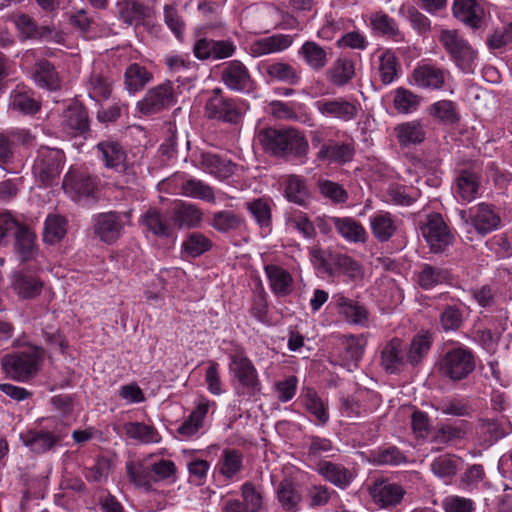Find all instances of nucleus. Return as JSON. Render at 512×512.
Wrapping results in <instances>:
<instances>
[{"label": "nucleus", "instance_id": "f257e3e1", "mask_svg": "<svg viewBox=\"0 0 512 512\" xmlns=\"http://www.w3.org/2000/svg\"><path fill=\"white\" fill-rule=\"evenodd\" d=\"M431 344L426 334L416 335L410 344L393 338L381 350V366L390 374L400 373L408 365L416 366L427 356Z\"/></svg>", "mask_w": 512, "mask_h": 512}, {"label": "nucleus", "instance_id": "f03ea898", "mask_svg": "<svg viewBox=\"0 0 512 512\" xmlns=\"http://www.w3.org/2000/svg\"><path fill=\"white\" fill-rule=\"evenodd\" d=\"M256 139L266 152L282 158H303L309 150L305 136L293 128H263Z\"/></svg>", "mask_w": 512, "mask_h": 512}, {"label": "nucleus", "instance_id": "7ed1b4c3", "mask_svg": "<svg viewBox=\"0 0 512 512\" xmlns=\"http://www.w3.org/2000/svg\"><path fill=\"white\" fill-rule=\"evenodd\" d=\"M44 351L37 346L8 353L1 358V366L7 377L17 382H28L39 372Z\"/></svg>", "mask_w": 512, "mask_h": 512}, {"label": "nucleus", "instance_id": "20e7f679", "mask_svg": "<svg viewBox=\"0 0 512 512\" xmlns=\"http://www.w3.org/2000/svg\"><path fill=\"white\" fill-rule=\"evenodd\" d=\"M439 41L450 59L464 73H473L477 51L456 30H442Z\"/></svg>", "mask_w": 512, "mask_h": 512}, {"label": "nucleus", "instance_id": "39448f33", "mask_svg": "<svg viewBox=\"0 0 512 512\" xmlns=\"http://www.w3.org/2000/svg\"><path fill=\"white\" fill-rule=\"evenodd\" d=\"M475 369V359L469 349L458 347L446 352L439 362L441 374L452 381L468 377Z\"/></svg>", "mask_w": 512, "mask_h": 512}, {"label": "nucleus", "instance_id": "423d86ee", "mask_svg": "<svg viewBox=\"0 0 512 512\" xmlns=\"http://www.w3.org/2000/svg\"><path fill=\"white\" fill-rule=\"evenodd\" d=\"M65 155L60 149L41 147L33 164V174L43 185H49L59 177Z\"/></svg>", "mask_w": 512, "mask_h": 512}, {"label": "nucleus", "instance_id": "0eeeda50", "mask_svg": "<svg viewBox=\"0 0 512 512\" xmlns=\"http://www.w3.org/2000/svg\"><path fill=\"white\" fill-rule=\"evenodd\" d=\"M229 359V371L238 381L239 387L250 396L258 393L261 390V382L252 361L243 352L231 354Z\"/></svg>", "mask_w": 512, "mask_h": 512}, {"label": "nucleus", "instance_id": "6e6552de", "mask_svg": "<svg viewBox=\"0 0 512 512\" xmlns=\"http://www.w3.org/2000/svg\"><path fill=\"white\" fill-rule=\"evenodd\" d=\"M9 233L13 234L15 238V248L22 262L36 259L38 255V247L35 243L36 235L28 226L13 218L8 219L5 222V232L0 233V244Z\"/></svg>", "mask_w": 512, "mask_h": 512}, {"label": "nucleus", "instance_id": "1a4fd4ad", "mask_svg": "<svg viewBox=\"0 0 512 512\" xmlns=\"http://www.w3.org/2000/svg\"><path fill=\"white\" fill-rule=\"evenodd\" d=\"M420 230L433 253L444 252L454 241L453 234L438 213L428 215Z\"/></svg>", "mask_w": 512, "mask_h": 512}, {"label": "nucleus", "instance_id": "9d476101", "mask_svg": "<svg viewBox=\"0 0 512 512\" xmlns=\"http://www.w3.org/2000/svg\"><path fill=\"white\" fill-rule=\"evenodd\" d=\"M461 219L470 222L476 232L482 236L500 228L502 220L494 205L481 202L467 211L460 212Z\"/></svg>", "mask_w": 512, "mask_h": 512}, {"label": "nucleus", "instance_id": "9b49d317", "mask_svg": "<svg viewBox=\"0 0 512 512\" xmlns=\"http://www.w3.org/2000/svg\"><path fill=\"white\" fill-rule=\"evenodd\" d=\"M176 94L172 82L166 81L149 89L137 108L144 115L158 113L172 107L176 103Z\"/></svg>", "mask_w": 512, "mask_h": 512}, {"label": "nucleus", "instance_id": "f8f14e48", "mask_svg": "<svg viewBox=\"0 0 512 512\" xmlns=\"http://www.w3.org/2000/svg\"><path fill=\"white\" fill-rule=\"evenodd\" d=\"M35 137L29 130L12 128L0 132V168L11 172L10 165L14 163L18 145H31Z\"/></svg>", "mask_w": 512, "mask_h": 512}, {"label": "nucleus", "instance_id": "ddd939ff", "mask_svg": "<svg viewBox=\"0 0 512 512\" xmlns=\"http://www.w3.org/2000/svg\"><path fill=\"white\" fill-rule=\"evenodd\" d=\"M314 107L321 116L342 122L355 120L359 113L357 101H350L343 97L319 99L315 101Z\"/></svg>", "mask_w": 512, "mask_h": 512}, {"label": "nucleus", "instance_id": "4468645a", "mask_svg": "<svg viewBox=\"0 0 512 512\" xmlns=\"http://www.w3.org/2000/svg\"><path fill=\"white\" fill-rule=\"evenodd\" d=\"M242 107L235 99L225 98L220 88H215L205 105V113L210 119L235 123L242 114Z\"/></svg>", "mask_w": 512, "mask_h": 512}, {"label": "nucleus", "instance_id": "2eb2a0df", "mask_svg": "<svg viewBox=\"0 0 512 512\" xmlns=\"http://www.w3.org/2000/svg\"><path fill=\"white\" fill-rule=\"evenodd\" d=\"M96 147L107 168L126 176L125 183H129L134 179V174L130 173L131 169L126 161L127 154L120 143L113 140H105L99 142Z\"/></svg>", "mask_w": 512, "mask_h": 512}, {"label": "nucleus", "instance_id": "dca6fc26", "mask_svg": "<svg viewBox=\"0 0 512 512\" xmlns=\"http://www.w3.org/2000/svg\"><path fill=\"white\" fill-rule=\"evenodd\" d=\"M221 81L228 89L242 93L250 92L254 86L249 69L240 60L224 63L221 69Z\"/></svg>", "mask_w": 512, "mask_h": 512}, {"label": "nucleus", "instance_id": "f3484780", "mask_svg": "<svg viewBox=\"0 0 512 512\" xmlns=\"http://www.w3.org/2000/svg\"><path fill=\"white\" fill-rule=\"evenodd\" d=\"M368 493L372 501L380 508H389L401 503L405 490L404 488L387 479L379 478L368 485Z\"/></svg>", "mask_w": 512, "mask_h": 512}, {"label": "nucleus", "instance_id": "a211bd4d", "mask_svg": "<svg viewBox=\"0 0 512 512\" xmlns=\"http://www.w3.org/2000/svg\"><path fill=\"white\" fill-rule=\"evenodd\" d=\"M123 216L117 212L100 213L94 217V234L103 242L111 244L122 234Z\"/></svg>", "mask_w": 512, "mask_h": 512}, {"label": "nucleus", "instance_id": "6ab92c4d", "mask_svg": "<svg viewBox=\"0 0 512 512\" xmlns=\"http://www.w3.org/2000/svg\"><path fill=\"white\" fill-rule=\"evenodd\" d=\"M449 78L450 72L447 69L431 64L417 66L412 74L414 84L427 90L443 89Z\"/></svg>", "mask_w": 512, "mask_h": 512}, {"label": "nucleus", "instance_id": "aec40b11", "mask_svg": "<svg viewBox=\"0 0 512 512\" xmlns=\"http://www.w3.org/2000/svg\"><path fill=\"white\" fill-rule=\"evenodd\" d=\"M481 176L473 170L461 169L454 179V193L462 202H472L479 195Z\"/></svg>", "mask_w": 512, "mask_h": 512}, {"label": "nucleus", "instance_id": "412c9836", "mask_svg": "<svg viewBox=\"0 0 512 512\" xmlns=\"http://www.w3.org/2000/svg\"><path fill=\"white\" fill-rule=\"evenodd\" d=\"M61 126L70 136L84 135L89 130L86 109L77 103L69 105L62 114Z\"/></svg>", "mask_w": 512, "mask_h": 512}, {"label": "nucleus", "instance_id": "4be33fe9", "mask_svg": "<svg viewBox=\"0 0 512 512\" xmlns=\"http://www.w3.org/2000/svg\"><path fill=\"white\" fill-rule=\"evenodd\" d=\"M338 314L349 324L364 326L368 322L367 308L339 293L334 295Z\"/></svg>", "mask_w": 512, "mask_h": 512}, {"label": "nucleus", "instance_id": "5701e85b", "mask_svg": "<svg viewBox=\"0 0 512 512\" xmlns=\"http://www.w3.org/2000/svg\"><path fill=\"white\" fill-rule=\"evenodd\" d=\"M369 224L373 236L379 242H387L397 232L399 220L390 212L380 210L370 216Z\"/></svg>", "mask_w": 512, "mask_h": 512}, {"label": "nucleus", "instance_id": "b1692460", "mask_svg": "<svg viewBox=\"0 0 512 512\" xmlns=\"http://www.w3.org/2000/svg\"><path fill=\"white\" fill-rule=\"evenodd\" d=\"M20 439L26 447L37 454L51 450L59 442V438L55 434L39 428H31L22 432Z\"/></svg>", "mask_w": 512, "mask_h": 512}, {"label": "nucleus", "instance_id": "393cba45", "mask_svg": "<svg viewBox=\"0 0 512 512\" xmlns=\"http://www.w3.org/2000/svg\"><path fill=\"white\" fill-rule=\"evenodd\" d=\"M264 272L274 295L285 297L292 292L293 277L289 271L276 264H266Z\"/></svg>", "mask_w": 512, "mask_h": 512}, {"label": "nucleus", "instance_id": "a878e982", "mask_svg": "<svg viewBox=\"0 0 512 512\" xmlns=\"http://www.w3.org/2000/svg\"><path fill=\"white\" fill-rule=\"evenodd\" d=\"M264 75L269 81L297 85L301 79L300 71L287 62L269 61L262 63Z\"/></svg>", "mask_w": 512, "mask_h": 512}, {"label": "nucleus", "instance_id": "bb28decb", "mask_svg": "<svg viewBox=\"0 0 512 512\" xmlns=\"http://www.w3.org/2000/svg\"><path fill=\"white\" fill-rule=\"evenodd\" d=\"M11 287L21 299H34L43 290L44 282L25 271H17L12 276Z\"/></svg>", "mask_w": 512, "mask_h": 512}, {"label": "nucleus", "instance_id": "cd10ccee", "mask_svg": "<svg viewBox=\"0 0 512 512\" xmlns=\"http://www.w3.org/2000/svg\"><path fill=\"white\" fill-rule=\"evenodd\" d=\"M32 79L35 84L49 91L60 89L61 81L55 66L46 59H39L32 68Z\"/></svg>", "mask_w": 512, "mask_h": 512}, {"label": "nucleus", "instance_id": "c85d7f7f", "mask_svg": "<svg viewBox=\"0 0 512 512\" xmlns=\"http://www.w3.org/2000/svg\"><path fill=\"white\" fill-rule=\"evenodd\" d=\"M292 43L293 37L291 35L275 34L252 42L250 45V51L254 57H260L284 51L288 49Z\"/></svg>", "mask_w": 512, "mask_h": 512}, {"label": "nucleus", "instance_id": "c756f323", "mask_svg": "<svg viewBox=\"0 0 512 512\" xmlns=\"http://www.w3.org/2000/svg\"><path fill=\"white\" fill-rule=\"evenodd\" d=\"M453 13L456 18L472 28H479L485 15L484 8L476 0H455Z\"/></svg>", "mask_w": 512, "mask_h": 512}, {"label": "nucleus", "instance_id": "7c9ffc66", "mask_svg": "<svg viewBox=\"0 0 512 512\" xmlns=\"http://www.w3.org/2000/svg\"><path fill=\"white\" fill-rule=\"evenodd\" d=\"M203 211L195 204L180 202L173 208V224L179 229L199 227L203 220Z\"/></svg>", "mask_w": 512, "mask_h": 512}, {"label": "nucleus", "instance_id": "2f4dec72", "mask_svg": "<svg viewBox=\"0 0 512 512\" xmlns=\"http://www.w3.org/2000/svg\"><path fill=\"white\" fill-rule=\"evenodd\" d=\"M211 406H215V403L210 402L206 398L199 399L191 414L178 427V434L186 438L194 436L199 429L202 428L204 419L206 418Z\"/></svg>", "mask_w": 512, "mask_h": 512}, {"label": "nucleus", "instance_id": "473e14b6", "mask_svg": "<svg viewBox=\"0 0 512 512\" xmlns=\"http://www.w3.org/2000/svg\"><path fill=\"white\" fill-rule=\"evenodd\" d=\"M198 165L204 172L219 179H227L232 176L235 168L230 160L210 152L200 154Z\"/></svg>", "mask_w": 512, "mask_h": 512}, {"label": "nucleus", "instance_id": "72a5a7b5", "mask_svg": "<svg viewBox=\"0 0 512 512\" xmlns=\"http://www.w3.org/2000/svg\"><path fill=\"white\" fill-rule=\"evenodd\" d=\"M317 471L325 480L340 489H346L354 479V475L349 469L331 461H320Z\"/></svg>", "mask_w": 512, "mask_h": 512}, {"label": "nucleus", "instance_id": "f704fd0d", "mask_svg": "<svg viewBox=\"0 0 512 512\" xmlns=\"http://www.w3.org/2000/svg\"><path fill=\"white\" fill-rule=\"evenodd\" d=\"M355 155V146L353 142L340 143L330 142L323 144L317 153L320 160H327L333 163H348Z\"/></svg>", "mask_w": 512, "mask_h": 512}, {"label": "nucleus", "instance_id": "c9c22d12", "mask_svg": "<svg viewBox=\"0 0 512 512\" xmlns=\"http://www.w3.org/2000/svg\"><path fill=\"white\" fill-rule=\"evenodd\" d=\"M336 231L348 242L358 243L367 240V232L363 225L351 217H332Z\"/></svg>", "mask_w": 512, "mask_h": 512}, {"label": "nucleus", "instance_id": "e433bc0d", "mask_svg": "<svg viewBox=\"0 0 512 512\" xmlns=\"http://www.w3.org/2000/svg\"><path fill=\"white\" fill-rule=\"evenodd\" d=\"M96 187V178L84 173H68L63 181L65 191L67 193H74L78 197L92 195Z\"/></svg>", "mask_w": 512, "mask_h": 512}, {"label": "nucleus", "instance_id": "4c0bfd02", "mask_svg": "<svg viewBox=\"0 0 512 512\" xmlns=\"http://www.w3.org/2000/svg\"><path fill=\"white\" fill-rule=\"evenodd\" d=\"M179 193L183 196L200 199L208 203H215L216 200L213 187L193 177L182 179Z\"/></svg>", "mask_w": 512, "mask_h": 512}, {"label": "nucleus", "instance_id": "58836bf2", "mask_svg": "<svg viewBox=\"0 0 512 512\" xmlns=\"http://www.w3.org/2000/svg\"><path fill=\"white\" fill-rule=\"evenodd\" d=\"M394 131L402 147L419 144L424 141L426 135L423 124L418 120L398 124Z\"/></svg>", "mask_w": 512, "mask_h": 512}, {"label": "nucleus", "instance_id": "ea45409f", "mask_svg": "<svg viewBox=\"0 0 512 512\" xmlns=\"http://www.w3.org/2000/svg\"><path fill=\"white\" fill-rule=\"evenodd\" d=\"M122 432L130 439L143 444L159 443L161 436L153 426L142 422H127L122 425Z\"/></svg>", "mask_w": 512, "mask_h": 512}, {"label": "nucleus", "instance_id": "a19ab883", "mask_svg": "<svg viewBox=\"0 0 512 512\" xmlns=\"http://www.w3.org/2000/svg\"><path fill=\"white\" fill-rule=\"evenodd\" d=\"M365 340L363 336L350 335L343 342V351L340 355L342 365L351 370L357 366L364 354Z\"/></svg>", "mask_w": 512, "mask_h": 512}, {"label": "nucleus", "instance_id": "79ce46f5", "mask_svg": "<svg viewBox=\"0 0 512 512\" xmlns=\"http://www.w3.org/2000/svg\"><path fill=\"white\" fill-rule=\"evenodd\" d=\"M128 479L133 485L145 492L154 490L155 482L150 466L140 462H128L126 464Z\"/></svg>", "mask_w": 512, "mask_h": 512}, {"label": "nucleus", "instance_id": "37998d69", "mask_svg": "<svg viewBox=\"0 0 512 512\" xmlns=\"http://www.w3.org/2000/svg\"><path fill=\"white\" fill-rule=\"evenodd\" d=\"M302 402L306 410L314 417V424L324 426L329 421L328 407L313 389L308 388L305 391L302 395Z\"/></svg>", "mask_w": 512, "mask_h": 512}, {"label": "nucleus", "instance_id": "c03bdc74", "mask_svg": "<svg viewBox=\"0 0 512 512\" xmlns=\"http://www.w3.org/2000/svg\"><path fill=\"white\" fill-rule=\"evenodd\" d=\"M298 54L313 70L322 69L328 62L326 50L314 41L304 42Z\"/></svg>", "mask_w": 512, "mask_h": 512}, {"label": "nucleus", "instance_id": "a18cd8bd", "mask_svg": "<svg viewBox=\"0 0 512 512\" xmlns=\"http://www.w3.org/2000/svg\"><path fill=\"white\" fill-rule=\"evenodd\" d=\"M244 206L261 229H271L272 210L269 200L265 198L253 199L246 202Z\"/></svg>", "mask_w": 512, "mask_h": 512}, {"label": "nucleus", "instance_id": "49530a36", "mask_svg": "<svg viewBox=\"0 0 512 512\" xmlns=\"http://www.w3.org/2000/svg\"><path fill=\"white\" fill-rule=\"evenodd\" d=\"M68 221L58 214H50L44 223L43 239L48 244L59 243L67 234Z\"/></svg>", "mask_w": 512, "mask_h": 512}, {"label": "nucleus", "instance_id": "de8ad7c7", "mask_svg": "<svg viewBox=\"0 0 512 512\" xmlns=\"http://www.w3.org/2000/svg\"><path fill=\"white\" fill-rule=\"evenodd\" d=\"M277 499L284 510L296 511L302 496L295 483L289 479L282 480L277 489Z\"/></svg>", "mask_w": 512, "mask_h": 512}, {"label": "nucleus", "instance_id": "09e8293b", "mask_svg": "<svg viewBox=\"0 0 512 512\" xmlns=\"http://www.w3.org/2000/svg\"><path fill=\"white\" fill-rule=\"evenodd\" d=\"M218 468L225 478H234L243 468V454L236 449H224L218 461Z\"/></svg>", "mask_w": 512, "mask_h": 512}, {"label": "nucleus", "instance_id": "8fccbe9b", "mask_svg": "<svg viewBox=\"0 0 512 512\" xmlns=\"http://www.w3.org/2000/svg\"><path fill=\"white\" fill-rule=\"evenodd\" d=\"M449 277L450 274L447 270L430 264H423L418 272L417 282L421 288L429 290L447 282Z\"/></svg>", "mask_w": 512, "mask_h": 512}, {"label": "nucleus", "instance_id": "3c124183", "mask_svg": "<svg viewBox=\"0 0 512 512\" xmlns=\"http://www.w3.org/2000/svg\"><path fill=\"white\" fill-rule=\"evenodd\" d=\"M243 223V218L230 210L214 212L209 221L210 226L220 233L238 230Z\"/></svg>", "mask_w": 512, "mask_h": 512}, {"label": "nucleus", "instance_id": "603ef678", "mask_svg": "<svg viewBox=\"0 0 512 512\" xmlns=\"http://www.w3.org/2000/svg\"><path fill=\"white\" fill-rule=\"evenodd\" d=\"M151 79L152 74L137 63L129 65L124 74V83L130 93L142 90Z\"/></svg>", "mask_w": 512, "mask_h": 512}, {"label": "nucleus", "instance_id": "864d4df0", "mask_svg": "<svg viewBox=\"0 0 512 512\" xmlns=\"http://www.w3.org/2000/svg\"><path fill=\"white\" fill-rule=\"evenodd\" d=\"M433 407L445 415L455 417H466L472 413V407L464 398H443L437 400Z\"/></svg>", "mask_w": 512, "mask_h": 512}, {"label": "nucleus", "instance_id": "5fc2aeb1", "mask_svg": "<svg viewBox=\"0 0 512 512\" xmlns=\"http://www.w3.org/2000/svg\"><path fill=\"white\" fill-rule=\"evenodd\" d=\"M142 224L148 231L159 237H169L172 229L166 218L154 208L148 209L141 217Z\"/></svg>", "mask_w": 512, "mask_h": 512}, {"label": "nucleus", "instance_id": "6e6d98bb", "mask_svg": "<svg viewBox=\"0 0 512 512\" xmlns=\"http://www.w3.org/2000/svg\"><path fill=\"white\" fill-rule=\"evenodd\" d=\"M212 248V241L200 232H192L183 240L181 249L187 257L196 258Z\"/></svg>", "mask_w": 512, "mask_h": 512}, {"label": "nucleus", "instance_id": "4d7b16f0", "mask_svg": "<svg viewBox=\"0 0 512 512\" xmlns=\"http://www.w3.org/2000/svg\"><path fill=\"white\" fill-rule=\"evenodd\" d=\"M285 195L290 202L306 206L310 194L305 179L296 175L289 176L286 180Z\"/></svg>", "mask_w": 512, "mask_h": 512}, {"label": "nucleus", "instance_id": "13d9d810", "mask_svg": "<svg viewBox=\"0 0 512 512\" xmlns=\"http://www.w3.org/2000/svg\"><path fill=\"white\" fill-rule=\"evenodd\" d=\"M399 69V63L393 51L385 50L379 56L378 74L384 85H389L397 79Z\"/></svg>", "mask_w": 512, "mask_h": 512}, {"label": "nucleus", "instance_id": "bf43d9fd", "mask_svg": "<svg viewBox=\"0 0 512 512\" xmlns=\"http://www.w3.org/2000/svg\"><path fill=\"white\" fill-rule=\"evenodd\" d=\"M89 97L97 102L107 100L112 93V81L99 73H92L88 86Z\"/></svg>", "mask_w": 512, "mask_h": 512}, {"label": "nucleus", "instance_id": "052dcab7", "mask_svg": "<svg viewBox=\"0 0 512 512\" xmlns=\"http://www.w3.org/2000/svg\"><path fill=\"white\" fill-rule=\"evenodd\" d=\"M460 459L454 455L444 454L436 457L430 467L433 474L441 479H449L456 475Z\"/></svg>", "mask_w": 512, "mask_h": 512}, {"label": "nucleus", "instance_id": "680f3d73", "mask_svg": "<svg viewBox=\"0 0 512 512\" xmlns=\"http://www.w3.org/2000/svg\"><path fill=\"white\" fill-rule=\"evenodd\" d=\"M286 224L289 228L298 231L304 238L313 239L316 236L314 224L306 213L300 210H292L286 216Z\"/></svg>", "mask_w": 512, "mask_h": 512}, {"label": "nucleus", "instance_id": "e2e57ef3", "mask_svg": "<svg viewBox=\"0 0 512 512\" xmlns=\"http://www.w3.org/2000/svg\"><path fill=\"white\" fill-rule=\"evenodd\" d=\"M146 6L132 0H126L118 3L119 17L123 22L129 25H137L146 16Z\"/></svg>", "mask_w": 512, "mask_h": 512}, {"label": "nucleus", "instance_id": "0e129e2a", "mask_svg": "<svg viewBox=\"0 0 512 512\" xmlns=\"http://www.w3.org/2000/svg\"><path fill=\"white\" fill-rule=\"evenodd\" d=\"M370 21L373 29L382 35L393 38L396 41L402 39V35L396 21L389 15L383 12H376L371 15Z\"/></svg>", "mask_w": 512, "mask_h": 512}, {"label": "nucleus", "instance_id": "69168bd1", "mask_svg": "<svg viewBox=\"0 0 512 512\" xmlns=\"http://www.w3.org/2000/svg\"><path fill=\"white\" fill-rule=\"evenodd\" d=\"M399 14L406 18L414 30L419 34H426L431 29L430 19L422 14L415 6L411 4H402L399 8Z\"/></svg>", "mask_w": 512, "mask_h": 512}, {"label": "nucleus", "instance_id": "338daca9", "mask_svg": "<svg viewBox=\"0 0 512 512\" xmlns=\"http://www.w3.org/2000/svg\"><path fill=\"white\" fill-rule=\"evenodd\" d=\"M354 65L346 59H338L328 71V79L336 86L346 85L354 76Z\"/></svg>", "mask_w": 512, "mask_h": 512}, {"label": "nucleus", "instance_id": "774afa93", "mask_svg": "<svg viewBox=\"0 0 512 512\" xmlns=\"http://www.w3.org/2000/svg\"><path fill=\"white\" fill-rule=\"evenodd\" d=\"M468 423L461 421L458 424H444L438 427L435 438L440 443H450L462 440L468 432Z\"/></svg>", "mask_w": 512, "mask_h": 512}]
</instances>
